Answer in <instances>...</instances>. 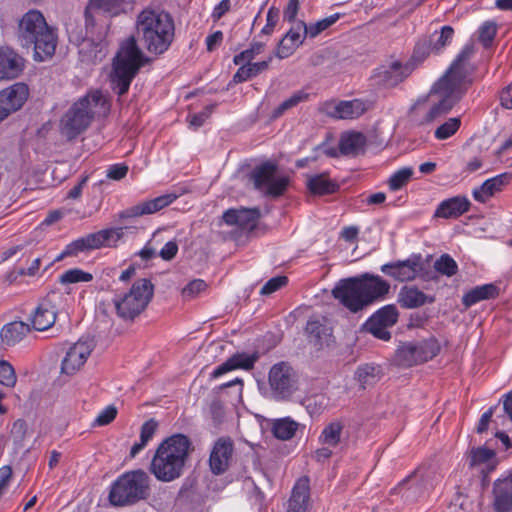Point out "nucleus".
<instances>
[{"mask_svg":"<svg viewBox=\"0 0 512 512\" xmlns=\"http://www.w3.org/2000/svg\"><path fill=\"white\" fill-rule=\"evenodd\" d=\"M339 19V14H333L326 18H323L315 23H312L310 25H307V31L306 34H308L309 38H315L320 33L328 29L330 26H332L337 20Z\"/></svg>","mask_w":512,"mask_h":512,"instance_id":"48","label":"nucleus"},{"mask_svg":"<svg viewBox=\"0 0 512 512\" xmlns=\"http://www.w3.org/2000/svg\"><path fill=\"white\" fill-rule=\"evenodd\" d=\"M272 61V57L270 56L267 60L260 62H245L243 64H239L240 68L237 70L235 75L233 76V80L236 83L244 82L252 77L257 76L261 72L268 69L270 62Z\"/></svg>","mask_w":512,"mask_h":512,"instance_id":"36","label":"nucleus"},{"mask_svg":"<svg viewBox=\"0 0 512 512\" xmlns=\"http://www.w3.org/2000/svg\"><path fill=\"white\" fill-rule=\"evenodd\" d=\"M191 451V441L186 435L175 434L166 438L156 449L150 472L161 482L180 478Z\"/></svg>","mask_w":512,"mask_h":512,"instance_id":"4","label":"nucleus"},{"mask_svg":"<svg viewBox=\"0 0 512 512\" xmlns=\"http://www.w3.org/2000/svg\"><path fill=\"white\" fill-rule=\"evenodd\" d=\"M308 99V94L304 91H297L293 93L289 98L284 100L275 110L273 111V117L277 118L284 114L286 111L296 107L299 103L304 102Z\"/></svg>","mask_w":512,"mask_h":512,"instance_id":"45","label":"nucleus"},{"mask_svg":"<svg viewBox=\"0 0 512 512\" xmlns=\"http://www.w3.org/2000/svg\"><path fill=\"white\" fill-rule=\"evenodd\" d=\"M94 349L92 341L80 340L68 348L61 362V373L67 376L76 374L86 363Z\"/></svg>","mask_w":512,"mask_h":512,"instance_id":"15","label":"nucleus"},{"mask_svg":"<svg viewBox=\"0 0 512 512\" xmlns=\"http://www.w3.org/2000/svg\"><path fill=\"white\" fill-rule=\"evenodd\" d=\"M277 166L272 162H264L256 166L251 173L254 187L271 197L282 195L289 184V179L283 175H277Z\"/></svg>","mask_w":512,"mask_h":512,"instance_id":"11","label":"nucleus"},{"mask_svg":"<svg viewBox=\"0 0 512 512\" xmlns=\"http://www.w3.org/2000/svg\"><path fill=\"white\" fill-rule=\"evenodd\" d=\"M24 67L21 56L9 48L0 49V80L19 76Z\"/></svg>","mask_w":512,"mask_h":512,"instance_id":"26","label":"nucleus"},{"mask_svg":"<svg viewBox=\"0 0 512 512\" xmlns=\"http://www.w3.org/2000/svg\"><path fill=\"white\" fill-rule=\"evenodd\" d=\"M435 270L447 277H452L458 271L456 261L448 254L441 255L434 263Z\"/></svg>","mask_w":512,"mask_h":512,"instance_id":"46","label":"nucleus"},{"mask_svg":"<svg viewBox=\"0 0 512 512\" xmlns=\"http://www.w3.org/2000/svg\"><path fill=\"white\" fill-rule=\"evenodd\" d=\"M153 293L154 286L150 280L138 279L127 292L114 298L117 315L126 321L135 319L146 309Z\"/></svg>","mask_w":512,"mask_h":512,"instance_id":"9","label":"nucleus"},{"mask_svg":"<svg viewBox=\"0 0 512 512\" xmlns=\"http://www.w3.org/2000/svg\"><path fill=\"white\" fill-rule=\"evenodd\" d=\"M29 97V88L18 82L0 91V107L10 115L22 108Z\"/></svg>","mask_w":512,"mask_h":512,"instance_id":"20","label":"nucleus"},{"mask_svg":"<svg viewBox=\"0 0 512 512\" xmlns=\"http://www.w3.org/2000/svg\"><path fill=\"white\" fill-rule=\"evenodd\" d=\"M380 373L379 366L366 364L357 369L356 379L362 388H366V386H370L379 380Z\"/></svg>","mask_w":512,"mask_h":512,"instance_id":"41","label":"nucleus"},{"mask_svg":"<svg viewBox=\"0 0 512 512\" xmlns=\"http://www.w3.org/2000/svg\"><path fill=\"white\" fill-rule=\"evenodd\" d=\"M453 29L450 26H444L440 33H436L433 37L436 38L435 41H432L429 44L422 43L418 44L414 51L415 58H423L429 52H438L443 47H445L448 43H450L453 37Z\"/></svg>","mask_w":512,"mask_h":512,"instance_id":"32","label":"nucleus"},{"mask_svg":"<svg viewBox=\"0 0 512 512\" xmlns=\"http://www.w3.org/2000/svg\"><path fill=\"white\" fill-rule=\"evenodd\" d=\"M306 331L315 338V340L320 344H328L331 333L328 328L323 326L317 320H310L306 325Z\"/></svg>","mask_w":512,"mask_h":512,"instance_id":"44","label":"nucleus"},{"mask_svg":"<svg viewBox=\"0 0 512 512\" xmlns=\"http://www.w3.org/2000/svg\"><path fill=\"white\" fill-rule=\"evenodd\" d=\"M267 39L258 38V36L251 43L250 48L242 51L234 56L235 64H243L252 61L257 55L261 54L266 46Z\"/></svg>","mask_w":512,"mask_h":512,"instance_id":"40","label":"nucleus"},{"mask_svg":"<svg viewBox=\"0 0 512 512\" xmlns=\"http://www.w3.org/2000/svg\"><path fill=\"white\" fill-rule=\"evenodd\" d=\"M495 512H512V479L498 480L493 486Z\"/></svg>","mask_w":512,"mask_h":512,"instance_id":"28","label":"nucleus"},{"mask_svg":"<svg viewBox=\"0 0 512 512\" xmlns=\"http://www.w3.org/2000/svg\"><path fill=\"white\" fill-rule=\"evenodd\" d=\"M177 195L173 193L164 194L154 199L141 202L120 214L121 218H134L146 214H153L170 205L176 200Z\"/></svg>","mask_w":512,"mask_h":512,"instance_id":"22","label":"nucleus"},{"mask_svg":"<svg viewBox=\"0 0 512 512\" xmlns=\"http://www.w3.org/2000/svg\"><path fill=\"white\" fill-rule=\"evenodd\" d=\"M18 38L23 46L33 49L36 61H46L55 53V30L38 10H29L22 16L18 24Z\"/></svg>","mask_w":512,"mask_h":512,"instance_id":"6","label":"nucleus"},{"mask_svg":"<svg viewBox=\"0 0 512 512\" xmlns=\"http://www.w3.org/2000/svg\"><path fill=\"white\" fill-rule=\"evenodd\" d=\"M434 297L425 294L418 287L413 285L403 286L399 293L397 301L401 307L405 309H414L425 305L426 303H433Z\"/></svg>","mask_w":512,"mask_h":512,"instance_id":"29","label":"nucleus"},{"mask_svg":"<svg viewBox=\"0 0 512 512\" xmlns=\"http://www.w3.org/2000/svg\"><path fill=\"white\" fill-rule=\"evenodd\" d=\"M470 203L465 197H453L441 202L435 215L441 218L458 217L468 211Z\"/></svg>","mask_w":512,"mask_h":512,"instance_id":"35","label":"nucleus"},{"mask_svg":"<svg viewBox=\"0 0 512 512\" xmlns=\"http://www.w3.org/2000/svg\"><path fill=\"white\" fill-rule=\"evenodd\" d=\"M500 101L503 107L512 109V84L502 90Z\"/></svg>","mask_w":512,"mask_h":512,"instance_id":"64","label":"nucleus"},{"mask_svg":"<svg viewBox=\"0 0 512 512\" xmlns=\"http://www.w3.org/2000/svg\"><path fill=\"white\" fill-rule=\"evenodd\" d=\"M389 289V283L380 276L366 273L340 281L332 294L350 311L357 312L382 299Z\"/></svg>","mask_w":512,"mask_h":512,"instance_id":"3","label":"nucleus"},{"mask_svg":"<svg viewBox=\"0 0 512 512\" xmlns=\"http://www.w3.org/2000/svg\"><path fill=\"white\" fill-rule=\"evenodd\" d=\"M30 332V326L22 321H13L4 325L0 331L1 342L13 346Z\"/></svg>","mask_w":512,"mask_h":512,"instance_id":"34","label":"nucleus"},{"mask_svg":"<svg viewBox=\"0 0 512 512\" xmlns=\"http://www.w3.org/2000/svg\"><path fill=\"white\" fill-rule=\"evenodd\" d=\"M268 383L271 396L276 400H285L296 391L297 376L290 365L280 362L271 367Z\"/></svg>","mask_w":512,"mask_h":512,"instance_id":"12","label":"nucleus"},{"mask_svg":"<svg viewBox=\"0 0 512 512\" xmlns=\"http://www.w3.org/2000/svg\"><path fill=\"white\" fill-rule=\"evenodd\" d=\"M279 20V11L278 9L271 7L266 15V24L262 28L261 32L258 35V38H267L269 37L273 31L274 28Z\"/></svg>","mask_w":512,"mask_h":512,"instance_id":"53","label":"nucleus"},{"mask_svg":"<svg viewBox=\"0 0 512 512\" xmlns=\"http://www.w3.org/2000/svg\"><path fill=\"white\" fill-rule=\"evenodd\" d=\"M298 47L299 46H292V42H289V40L283 37L278 44L275 56L280 59L287 58L292 55Z\"/></svg>","mask_w":512,"mask_h":512,"instance_id":"58","label":"nucleus"},{"mask_svg":"<svg viewBox=\"0 0 512 512\" xmlns=\"http://www.w3.org/2000/svg\"><path fill=\"white\" fill-rule=\"evenodd\" d=\"M149 476L143 470L126 472L112 484L109 500L113 506L132 505L149 495Z\"/></svg>","mask_w":512,"mask_h":512,"instance_id":"8","label":"nucleus"},{"mask_svg":"<svg viewBox=\"0 0 512 512\" xmlns=\"http://www.w3.org/2000/svg\"><path fill=\"white\" fill-rule=\"evenodd\" d=\"M128 166L124 164L111 165L107 170V177L113 180H121L126 176Z\"/></svg>","mask_w":512,"mask_h":512,"instance_id":"61","label":"nucleus"},{"mask_svg":"<svg viewBox=\"0 0 512 512\" xmlns=\"http://www.w3.org/2000/svg\"><path fill=\"white\" fill-rule=\"evenodd\" d=\"M299 0H289L286 8L284 9L283 18L285 21L293 24L294 22H297L296 16L299 11Z\"/></svg>","mask_w":512,"mask_h":512,"instance_id":"59","label":"nucleus"},{"mask_svg":"<svg viewBox=\"0 0 512 512\" xmlns=\"http://www.w3.org/2000/svg\"><path fill=\"white\" fill-rule=\"evenodd\" d=\"M307 186L311 193L317 195L334 193L338 189V185L326 173L309 175Z\"/></svg>","mask_w":512,"mask_h":512,"instance_id":"37","label":"nucleus"},{"mask_svg":"<svg viewBox=\"0 0 512 512\" xmlns=\"http://www.w3.org/2000/svg\"><path fill=\"white\" fill-rule=\"evenodd\" d=\"M212 113L210 107H206L203 111L189 116V124L193 128H199L209 118Z\"/></svg>","mask_w":512,"mask_h":512,"instance_id":"60","label":"nucleus"},{"mask_svg":"<svg viewBox=\"0 0 512 512\" xmlns=\"http://www.w3.org/2000/svg\"><path fill=\"white\" fill-rule=\"evenodd\" d=\"M178 252V244L175 241H168L160 250V257L163 260L169 261L173 259Z\"/></svg>","mask_w":512,"mask_h":512,"instance_id":"62","label":"nucleus"},{"mask_svg":"<svg viewBox=\"0 0 512 512\" xmlns=\"http://www.w3.org/2000/svg\"><path fill=\"white\" fill-rule=\"evenodd\" d=\"M369 104L361 99L349 101H328L324 103L325 113L336 119H355L363 115Z\"/></svg>","mask_w":512,"mask_h":512,"instance_id":"18","label":"nucleus"},{"mask_svg":"<svg viewBox=\"0 0 512 512\" xmlns=\"http://www.w3.org/2000/svg\"><path fill=\"white\" fill-rule=\"evenodd\" d=\"M110 112L108 98L100 91L89 92L76 101L63 115L60 127L62 134L74 139L84 132L95 118L106 117Z\"/></svg>","mask_w":512,"mask_h":512,"instance_id":"5","label":"nucleus"},{"mask_svg":"<svg viewBox=\"0 0 512 512\" xmlns=\"http://www.w3.org/2000/svg\"><path fill=\"white\" fill-rule=\"evenodd\" d=\"M344 425L341 421H332L324 426L321 431L318 442L321 445L314 452V459L318 462L329 459L334 451L341 444Z\"/></svg>","mask_w":512,"mask_h":512,"instance_id":"14","label":"nucleus"},{"mask_svg":"<svg viewBox=\"0 0 512 512\" xmlns=\"http://www.w3.org/2000/svg\"><path fill=\"white\" fill-rule=\"evenodd\" d=\"M398 311L394 305L379 309L366 323L367 330L381 340H389L391 333L388 328L396 324Z\"/></svg>","mask_w":512,"mask_h":512,"instance_id":"17","label":"nucleus"},{"mask_svg":"<svg viewBox=\"0 0 512 512\" xmlns=\"http://www.w3.org/2000/svg\"><path fill=\"white\" fill-rule=\"evenodd\" d=\"M288 282V279L286 276H277L274 278H271L269 281L265 283V285L261 288L260 294L261 295H270L277 291L278 289L285 286Z\"/></svg>","mask_w":512,"mask_h":512,"instance_id":"55","label":"nucleus"},{"mask_svg":"<svg viewBox=\"0 0 512 512\" xmlns=\"http://www.w3.org/2000/svg\"><path fill=\"white\" fill-rule=\"evenodd\" d=\"M498 295V289L493 284H485L482 286H478L472 290H470L468 293H466L463 298L462 302L465 305V307H471L472 305L476 304L477 302H480L482 300L494 298Z\"/></svg>","mask_w":512,"mask_h":512,"instance_id":"38","label":"nucleus"},{"mask_svg":"<svg viewBox=\"0 0 512 512\" xmlns=\"http://www.w3.org/2000/svg\"><path fill=\"white\" fill-rule=\"evenodd\" d=\"M92 275L90 273L84 272L80 269H71L66 271L60 276L59 281L62 284H72L79 282H89L92 280Z\"/></svg>","mask_w":512,"mask_h":512,"instance_id":"50","label":"nucleus"},{"mask_svg":"<svg viewBox=\"0 0 512 512\" xmlns=\"http://www.w3.org/2000/svg\"><path fill=\"white\" fill-rule=\"evenodd\" d=\"M260 213L257 209H229L223 214V220L228 225H235L245 230L256 227Z\"/></svg>","mask_w":512,"mask_h":512,"instance_id":"25","label":"nucleus"},{"mask_svg":"<svg viewBox=\"0 0 512 512\" xmlns=\"http://www.w3.org/2000/svg\"><path fill=\"white\" fill-rule=\"evenodd\" d=\"M137 37L149 53L159 55L173 42L175 25L172 16L161 9L145 8L136 19Z\"/></svg>","mask_w":512,"mask_h":512,"instance_id":"2","label":"nucleus"},{"mask_svg":"<svg viewBox=\"0 0 512 512\" xmlns=\"http://www.w3.org/2000/svg\"><path fill=\"white\" fill-rule=\"evenodd\" d=\"M423 268L422 256L413 254L405 260L382 265L381 272L399 282H408L415 280L423 272Z\"/></svg>","mask_w":512,"mask_h":512,"instance_id":"13","label":"nucleus"},{"mask_svg":"<svg viewBox=\"0 0 512 512\" xmlns=\"http://www.w3.org/2000/svg\"><path fill=\"white\" fill-rule=\"evenodd\" d=\"M439 350L440 346L433 337L420 342H406L396 350L395 363L401 367L418 365L431 360Z\"/></svg>","mask_w":512,"mask_h":512,"instance_id":"10","label":"nucleus"},{"mask_svg":"<svg viewBox=\"0 0 512 512\" xmlns=\"http://www.w3.org/2000/svg\"><path fill=\"white\" fill-rule=\"evenodd\" d=\"M365 145L366 137L356 131L343 133L339 141L340 152L347 156H356L362 153Z\"/></svg>","mask_w":512,"mask_h":512,"instance_id":"33","label":"nucleus"},{"mask_svg":"<svg viewBox=\"0 0 512 512\" xmlns=\"http://www.w3.org/2000/svg\"><path fill=\"white\" fill-rule=\"evenodd\" d=\"M460 118H449L445 123L440 125L435 131V137L444 140L454 135L460 127Z\"/></svg>","mask_w":512,"mask_h":512,"instance_id":"49","label":"nucleus"},{"mask_svg":"<svg viewBox=\"0 0 512 512\" xmlns=\"http://www.w3.org/2000/svg\"><path fill=\"white\" fill-rule=\"evenodd\" d=\"M497 27L494 22L487 21L479 28V40L488 47L496 35Z\"/></svg>","mask_w":512,"mask_h":512,"instance_id":"54","label":"nucleus"},{"mask_svg":"<svg viewBox=\"0 0 512 512\" xmlns=\"http://www.w3.org/2000/svg\"><path fill=\"white\" fill-rule=\"evenodd\" d=\"M470 54L471 50L465 48L429 94L415 103L412 114L421 124L431 123L447 114L465 93L471 84V69L467 63Z\"/></svg>","mask_w":512,"mask_h":512,"instance_id":"1","label":"nucleus"},{"mask_svg":"<svg viewBox=\"0 0 512 512\" xmlns=\"http://www.w3.org/2000/svg\"><path fill=\"white\" fill-rule=\"evenodd\" d=\"M123 236V227L103 229L77 239V243L74 246L87 247V250L99 249L101 247H116Z\"/></svg>","mask_w":512,"mask_h":512,"instance_id":"19","label":"nucleus"},{"mask_svg":"<svg viewBox=\"0 0 512 512\" xmlns=\"http://www.w3.org/2000/svg\"><path fill=\"white\" fill-rule=\"evenodd\" d=\"M306 31L307 24L302 20H298L292 24L284 37L286 40H289V42H292V46H300L304 42L305 38L308 37Z\"/></svg>","mask_w":512,"mask_h":512,"instance_id":"43","label":"nucleus"},{"mask_svg":"<svg viewBox=\"0 0 512 512\" xmlns=\"http://www.w3.org/2000/svg\"><path fill=\"white\" fill-rule=\"evenodd\" d=\"M407 76V68L398 60H391L375 70L374 77L385 86H395Z\"/></svg>","mask_w":512,"mask_h":512,"instance_id":"24","label":"nucleus"},{"mask_svg":"<svg viewBox=\"0 0 512 512\" xmlns=\"http://www.w3.org/2000/svg\"><path fill=\"white\" fill-rule=\"evenodd\" d=\"M144 62L145 56L138 48L135 38L131 36L126 39L114 58L111 74L112 89L117 95L122 96L128 91Z\"/></svg>","mask_w":512,"mask_h":512,"instance_id":"7","label":"nucleus"},{"mask_svg":"<svg viewBox=\"0 0 512 512\" xmlns=\"http://www.w3.org/2000/svg\"><path fill=\"white\" fill-rule=\"evenodd\" d=\"M413 175V169L404 167L393 173L389 180L388 186L392 191H397L405 186Z\"/></svg>","mask_w":512,"mask_h":512,"instance_id":"47","label":"nucleus"},{"mask_svg":"<svg viewBox=\"0 0 512 512\" xmlns=\"http://www.w3.org/2000/svg\"><path fill=\"white\" fill-rule=\"evenodd\" d=\"M494 456V452L488 448H478L472 451L471 455V465H476L480 463H484L490 460Z\"/></svg>","mask_w":512,"mask_h":512,"instance_id":"57","label":"nucleus"},{"mask_svg":"<svg viewBox=\"0 0 512 512\" xmlns=\"http://www.w3.org/2000/svg\"><path fill=\"white\" fill-rule=\"evenodd\" d=\"M509 179L508 174H500L487 179L482 185L473 189L472 196L474 200L480 203L487 202L496 193L502 191L504 186L508 184Z\"/></svg>","mask_w":512,"mask_h":512,"instance_id":"30","label":"nucleus"},{"mask_svg":"<svg viewBox=\"0 0 512 512\" xmlns=\"http://www.w3.org/2000/svg\"><path fill=\"white\" fill-rule=\"evenodd\" d=\"M17 377L12 365L6 361H0V384L6 387H14Z\"/></svg>","mask_w":512,"mask_h":512,"instance_id":"51","label":"nucleus"},{"mask_svg":"<svg viewBox=\"0 0 512 512\" xmlns=\"http://www.w3.org/2000/svg\"><path fill=\"white\" fill-rule=\"evenodd\" d=\"M259 358V354L254 352L252 354L236 353L227 359L223 364L218 366L212 373L214 378H217L229 371L235 369L250 370Z\"/></svg>","mask_w":512,"mask_h":512,"instance_id":"27","label":"nucleus"},{"mask_svg":"<svg viewBox=\"0 0 512 512\" xmlns=\"http://www.w3.org/2000/svg\"><path fill=\"white\" fill-rule=\"evenodd\" d=\"M124 10V0H90L85 9L86 26L92 28L103 18L116 16Z\"/></svg>","mask_w":512,"mask_h":512,"instance_id":"16","label":"nucleus"},{"mask_svg":"<svg viewBox=\"0 0 512 512\" xmlns=\"http://www.w3.org/2000/svg\"><path fill=\"white\" fill-rule=\"evenodd\" d=\"M117 415V409L115 406H107L104 408L94 420V425L104 426L112 422Z\"/></svg>","mask_w":512,"mask_h":512,"instance_id":"56","label":"nucleus"},{"mask_svg":"<svg viewBox=\"0 0 512 512\" xmlns=\"http://www.w3.org/2000/svg\"><path fill=\"white\" fill-rule=\"evenodd\" d=\"M76 243H77V240H75L72 243H70L62 253H60L53 261H51L47 265L46 269H48L53 264L54 261H60L64 257H66L68 255H73V254H76L78 252L87 250V247H77V246H74Z\"/></svg>","mask_w":512,"mask_h":512,"instance_id":"63","label":"nucleus"},{"mask_svg":"<svg viewBox=\"0 0 512 512\" xmlns=\"http://www.w3.org/2000/svg\"><path fill=\"white\" fill-rule=\"evenodd\" d=\"M55 296V293L49 295L36 307L31 317L33 329L37 331H45L55 323L57 314L56 307L54 305Z\"/></svg>","mask_w":512,"mask_h":512,"instance_id":"23","label":"nucleus"},{"mask_svg":"<svg viewBox=\"0 0 512 512\" xmlns=\"http://www.w3.org/2000/svg\"><path fill=\"white\" fill-rule=\"evenodd\" d=\"M309 505V480L306 477L300 478L292 492L289 500L288 512H306Z\"/></svg>","mask_w":512,"mask_h":512,"instance_id":"31","label":"nucleus"},{"mask_svg":"<svg viewBox=\"0 0 512 512\" xmlns=\"http://www.w3.org/2000/svg\"><path fill=\"white\" fill-rule=\"evenodd\" d=\"M157 429V422L153 419L146 421L141 427L140 441L135 443L130 451L131 457H135L147 443L153 438Z\"/></svg>","mask_w":512,"mask_h":512,"instance_id":"39","label":"nucleus"},{"mask_svg":"<svg viewBox=\"0 0 512 512\" xmlns=\"http://www.w3.org/2000/svg\"><path fill=\"white\" fill-rule=\"evenodd\" d=\"M233 455V443L230 439H218L210 453L209 466L213 474H223L229 467Z\"/></svg>","mask_w":512,"mask_h":512,"instance_id":"21","label":"nucleus"},{"mask_svg":"<svg viewBox=\"0 0 512 512\" xmlns=\"http://www.w3.org/2000/svg\"><path fill=\"white\" fill-rule=\"evenodd\" d=\"M298 429V423L290 418L277 420L273 424V433L275 437L282 440L292 438Z\"/></svg>","mask_w":512,"mask_h":512,"instance_id":"42","label":"nucleus"},{"mask_svg":"<svg viewBox=\"0 0 512 512\" xmlns=\"http://www.w3.org/2000/svg\"><path fill=\"white\" fill-rule=\"evenodd\" d=\"M207 289V284L202 279H194L189 282L182 289V296L185 299H192L197 297L200 293L204 292Z\"/></svg>","mask_w":512,"mask_h":512,"instance_id":"52","label":"nucleus"}]
</instances>
